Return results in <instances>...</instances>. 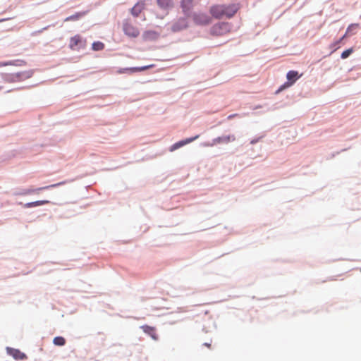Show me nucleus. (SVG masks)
<instances>
[{
    "label": "nucleus",
    "mask_w": 361,
    "mask_h": 361,
    "mask_svg": "<svg viewBox=\"0 0 361 361\" xmlns=\"http://www.w3.org/2000/svg\"><path fill=\"white\" fill-rule=\"evenodd\" d=\"M341 42V40H338L330 45V48L332 49V52L335 51L337 49L339 48V44Z\"/></svg>",
    "instance_id": "nucleus-26"
},
{
    "label": "nucleus",
    "mask_w": 361,
    "mask_h": 361,
    "mask_svg": "<svg viewBox=\"0 0 361 361\" xmlns=\"http://www.w3.org/2000/svg\"><path fill=\"white\" fill-rule=\"evenodd\" d=\"M2 89V87L0 86V90Z\"/></svg>",
    "instance_id": "nucleus-31"
},
{
    "label": "nucleus",
    "mask_w": 361,
    "mask_h": 361,
    "mask_svg": "<svg viewBox=\"0 0 361 361\" xmlns=\"http://www.w3.org/2000/svg\"><path fill=\"white\" fill-rule=\"evenodd\" d=\"M142 37L145 40L154 39L156 37V32L153 31H146L143 33Z\"/></svg>",
    "instance_id": "nucleus-23"
},
{
    "label": "nucleus",
    "mask_w": 361,
    "mask_h": 361,
    "mask_svg": "<svg viewBox=\"0 0 361 361\" xmlns=\"http://www.w3.org/2000/svg\"><path fill=\"white\" fill-rule=\"evenodd\" d=\"M53 343L56 345L63 346L66 343V340L62 336H57L54 338Z\"/></svg>",
    "instance_id": "nucleus-22"
},
{
    "label": "nucleus",
    "mask_w": 361,
    "mask_h": 361,
    "mask_svg": "<svg viewBox=\"0 0 361 361\" xmlns=\"http://www.w3.org/2000/svg\"><path fill=\"white\" fill-rule=\"evenodd\" d=\"M199 137V135H196L195 137H190V138H187L185 140H181V141H179L175 144H173L171 147H170V151L171 152H173L187 144H189L192 142H193L194 140H197V138Z\"/></svg>",
    "instance_id": "nucleus-7"
},
{
    "label": "nucleus",
    "mask_w": 361,
    "mask_h": 361,
    "mask_svg": "<svg viewBox=\"0 0 361 361\" xmlns=\"http://www.w3.org/2000/svg\"><path fill=\"white\" fill-rule=\"evenodd\" d=\"M4 20H0V22H2Z\"/></svg>",
    "instance_id": "nucleus-32"
},
{
    "label": "nucleus",
    "mask_w": 361,
    "mask_h": 361,
    "mask_svg": "<svg viewBox=\"0 0 361 361\" xmlns=\"http://www.w3.org/2000/svg\"><path fill=\"white\" fill-rule=\"evenodd\" d=\"M287 78L288 80V82H286L285 84L281 85L276 92V94L279 93L280 92L283 91L286 88H288L292 85L293 80V71H290L287 73Z\"/></svg>",
    "instance_id": "nucleus-10"
},
{
    "label": "nucleus",
    "mask_w": 361,
    "mask_h": 361,
    "mask_svg": "<svg viewBox=\"0 0 361 361\" xmlns=\"http://www.w3.org/2000/svg\"><path fill=\"white\" fill-rule=\"evenodd\" d=\"M84 15H85V13H81V12L76 13L74 15H72V16H70L67 17L64 20L66 22H67V21H75V20H79Z\"/></svg>",
    "instance_id": "nucleus-20"
},
{
    "label": "nucleus",
    "mask_w": 361,
    "mask_h": 361,
    "mask_svg": "<svg viewBox=\"0 0 361 361\" xmlns=\"http://www.w3.org/2000/svg\"><path fill=\"white\" fill-rule=\"evenodd\" d=\"M294 75H295V81L299 78V76L298 75V73L295 71Z\"/></svg>",
    "instance_id": "nucleus-28"
},
{
    "label": "nucleus",
    "mask_w": 361,
    "mask_h": 361,
    "mask_svg": "<svg viewBox=\"0 0 361 361\" xmlns=\"http://www.w3.org/2000/svg\"><path fill=\"white\" fill-rule=\"evenodd\" d=\"M86 46V39L80 35H76L70 39L69 47L72 50H79L85 48Z\"/></svg>",
    "instance_id": "nucleus-2"
},
{
    "label": "nucleus",
    "mask_w": 361,
    "mask_h": 361,
    "mask_svg": "<svg viewBox=\"0 0 361 361\" xmlns=\"http://www.w3.org/2000/svg\"><path fill=\"white\" fill-rule=\"evenodd\" d=\"M199 137V135H196L195 137H190V138H187L185 140H181V141H179L175 144H173L171 147H170V151L171 152H173L187 144H189L192 142H193L194 140H197V138Z\"/></svg>",
    "instance_id": "nucleus-6"
},
{
    "label": "nucleus",
    "mask_w": 361,
    "mask_h": 361,
    "mask_svg": "<svg viewBox=\"0 0 361 361\" xmlns=\"http://www.w3.org/2000/svg\"><path fill=\"white\" fill-rule=\"evenodd\" d=\"M49 203V201H48V200H38V201L28 202V203L25 204V207L30 208V207L40 206V205H43V204H47Z\"/></svg>",
    "instance_id": "nucleus-19"
},
{
    "label": "nucleus",
    "mask_w": 361,
    "mask_h": 361,
    "mask_svg": "<svg viewBox=\"0 0 361 361\" xmlns=\"http://www.w3.org/2000/svg\"><path fill=\"white\" fill-rule=\"evenodd\" d=\"M104 48V43L101 42H94L92 44V49L94 51H100L102 50Z\"/></svg>",
    "instance_id": "nucleus-24"
},
{
    "label": "nucleus",
    "mask_w": 361,
    "mask_h": 361,
    "mask_svg": "<svg viewBox=\"0 0 361 361\" xmlns=\"http://www.w3.org/2000/svg\"><path fill=\"white\" fill-rule=\"evenodd\" d=\"M231 25L228 23H219L212 27L211 32L213 35L221 36L229 33Z\"/></svg>",
    "instance_id": "nucleus-1"
},
{
    "label": "nucleus",
    "mask_w": 361,
    "mask_h": 361,
    "mask_svg": "<svg viewBox=\"0 0 361 361\" xmlns=\"http://www.w3.org/2000/svg\"><path fill=\"white\" fill-rule=\"evenodd\" d=\"M224 5H215L211 7L210 13L216 18L224 16Z\"/></svg>",
    "instance_id": "nucleus-4"
},
{
    "label": "nucleus",
    "mask_w": 361,
    "mask_h": 361,
    "mask_svg": "<svg viewBox=\"0 0 361 361\" xmlns=\"http://www.w3.org/2000/svg\"><path fill=\"white\" fill-rule=\"evenodd\" d=\"M49 188V186H47V187H44V188H37V189H35V190H29L27 192V193H35V192H38L39 190H44V189H47Z\"/></svg>",
    "instance_id": "nucleus-27"
},
{
    "label": "nucleus",
    "mask_w": 361,
    "mask_h": 361,
    "mask_svg": "<svg viewBox=\"0 0 361 361\" xmlns=\"http://www.w3.org/2000/svg\"><path fill=\"white\" fill-rule=\"evenodd\" d=\"M25 62L21 60L9 61L6 62H0V67L8 66H23L25 65Z\"/></svg>",
    "instance_id": "nucleus-16"
},
{
    "label": "nucleus",
    "mask_w": 361,
    "mask_h": 361,
    "mask_svg": "<svg viewBox=\"0 0 361 361\" xmlns=\"http://www.w3.org/2000/svg\"><path fill=\"white\" fill-rule=\"evenodd\" d=\"M145 8L144 2H137L131 9V13L135 17H137Z\"/></svg>",
    "instance_id": "nucleus-12"
},
{
    "label": "nucleus",
    "mask_w": 361,
    "mask_h": 361,
    "mask_svg": "<svg viewBox=\"0 0 361 361\" xmlns=\"http://www.w3.org/2000/svg\"><path fill=\"white\" fill-rule=\"evenodd\" d=\"M141 329L143 330L145 333L148 334L153 340H158V336L156 333V329L154 327L148 325H143L141 326Z\"/></svg>",
    "instance_id": "nucleus-9"
},
{
    "label": "nucleus",
    "mask_w": 361,
    "mask_h": 361,
    "mask_svg": "<svg viewBox=\"0 0 361 361\" xmlns=\"http://www.w3.org/2000/svg\"><path fill=\"white\" fill-rule=\"evenodd\" d=\"M235 137L234 135H224L219 137L214 140V143H228L231 141H234Z\"/></svg>",
    "instance_id": "nucleus-13"
},
{
    "label": "nucleus",
    "mask_w": 361,
    "mask_h": 361,
    "mask_svg": "<svg viewBox=\"0 0 361 361\" xmlns=\"http://www.w3.org/2000/svg\"><path fill=\"white\" fill-rule=\"evenodd\" d=\"M123 30L124 33L130 37L135 38L140 35L139 29L128 21L123 23Z\"/></svg>",
    "instance_id": "nucleus-3"
},
{
    "label": "nucleus",
    "mask_w": 361,
    "mask_h": 361,
    "mask_svg": "<svg viewBox=\"0 0 361 361\" xmlns=\"http://www.w3.org/2000/svg\"><path fill=\"white\" fill-rule=\"evenodd\" d=\"M359 27L358 23H353L350 24L346 30L345 35H349L353 34V32Z\"/></svg>",
    "instance_id": "nucleus-21"
},
{
    "label": "nucleus",
    "mask_w": 361,
    "mask_h": 361,
    "mask_svg": "<svg viewBox=\"0 0 361 361\" xmlns=\"http://www.w3.org/2000/svg\"><path fill=\"white\" fill-rule=\"evenodd\" d=\"M348 35H345V34L339 39L341 40V42H342V40L345 38Z\"/></svg>",
    "instance_id": "nucleus-29"
},
{
    "label": "nucleus",
    "mask_w": 361,
    "mask_h": 361,
    "mask_svg": "<svg viewBox=\"0 0 361 361\" xmlns=\"http://www.w3.org/2000/svg\"><path fill=\"white\" fill-rule=\"evenodd\" d=\"M193 6L192 0H182L181 7L184 12H188Z\"/></svg>",
    "instance_id": "nucleus-18"
},
{
    "label": "nucleus",
    "mask_w": 361,
    "mask_h": 361,
    "mask_svg": "<svg viewBox=\"0 0 361 361\" xmlns=\"http://www.w3.org/2000/svg\"><path fill=\"white\" fill-rule=\"evenodd\" d=\"M153 66H154V65H149V66H142V67H135V68L121 69L118 71V73H123L126 71H130V72L142 71H145L148 68H152Z\"/></svg>",
    "instance_id": "nucleus-14"
},
{
    "label": "nucleus",
    "mask_w": 361,
    "mask_h": 361,
    "mask_svg": "<svg viewBox=\"0 0 361 361\" xmlns=\"http://www.w3.org/2000/svg\"><path fill=\"white\" fill-rule=\"evenodd\" d=\"M157 4L160 8L164 9L169 8L173 6L171 0H157Z\"/></svg>",
    "instance_id": "nucleus-17"
},
{
    "label": "nucleus",
    "mask_w": 361,
    "mask_h": 361,
    "mask_svg": "<svg viewBox=\"0 0 361 361\" xmlns=\"http://www.w3.org/2000/svg\"><path fill=\"white\" fill-rule=\"evenodd\" d=\"M353 52V48L348 49L345 50L344 51H343L341 56L343 59H345L348 58Z\"/></svg>",
    "instance_id": "nucleus-25"
},
{
    "label": "nucleus",
    "mask_w": 361,
    "mask_h": 361,
    "mask_svg": "<svg viewBox=\"0 0 361 361\" xmlns=\"http://www.w3.org/2000/svg\"><path fill=\"white\" fill-rule=\"evenodd\" d=\"M8 353L16 360H23L26 357L23 353L17 349L8 348Z\"/></svg>",
    "instance_id": "nucleus-11"
},
{
    "label": "nucleus",
    "mask_w": 361,
    "mask_h": 361,
    "mask_svg": "<svg viewBox=\"0 0 361 361\" xmlns=\"http://www.w3.org/2000/svg\"><path fill=\"white\" fill-rule=\"evenodd\" d=\"M204 345H206V346H207L208 348H209V347H210V345H211V344L207 343H205Z\"/></svg>",
    "instance_id": "nucleus-30"
},
{
    "label": "nucleus",
    "mask_w": 361,
    "mask_h": 361,
    "mask_svg": "<svg viewBox=\"0 0 361 361\" xmlns=\"http://www.w3.org/2000/svg\"><path fill=\"white\" fill-rule=\"evenodd\" d=\"M187 27V23L184 19L180 20L178 23H176L172 26V30L174 32L179 31Z\"/></svg>",
    "instance_id": "nucleus-15"
},
{
    "label": "nucleus",
    "mask_w": 361,
    "mask_h": 361,
    "mask_svg": "<svg viewBox=\"0 0 361 361\" xmlns=\"http://www.w3.org/2000/svg\"><path fill=\"white\" fill-rule=\"evenodd\" d=\"M194 21L197 25H207L210 22L209 17L204 13H196L193 16Z\"/></svg>",
    "instance_id": "nucleus-5"
},
{
    "label": "nucleus",
    "mask_w": 361,
    "mask_h": 361,
    "mask_svg": "<svg viewBox=\"0 0 361 361\" xmlns=\"http://www.w3.org/2000/svg\"><path fill=\"white\" fill-rule=\"evenodd\" d=\"M238 4L224 6V16L231 18L238 11Z\"/></svg>",
    "instance_id": "nucleus-8"
}]
</instances>
